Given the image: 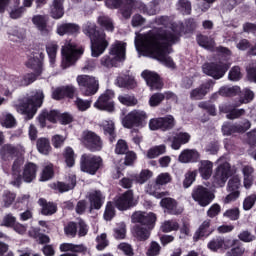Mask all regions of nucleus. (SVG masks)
I'll return each instance as SVG.
<instances>
[{
    "label": "nucleus",
    "mask_w": 256,
    "mask_h": 256,
    "mask_svg": "<svg viewBox=\"0 0 256 256\" xmlns=\"http://www.w3.org/2000/svg\"><path fill=\"white\" fill-rule=\"evenodd\" d=\"M182 30L177 29V26L172 25L170 30L164 28H155L152 31H149L143 38V47L160 61L164 63L166 67L170 69H175V62L171 56L173 52V45H177L181 41Z\"/></svg>",
    "instance_id": "f257e3e1"
},
{
    "label": "nucleus",
    "mask_w": 256,
    "mask_h": 256,
    "mask_svg": "<svg viewBox=\"0 0 256 256\" xmlns=\"http://www.w3.org/2000/svg\"><path fill=\"white\" fill-rule=\"evenodd\" d=\"M83 33L90 39L92 57H101L109 47L105 31L98 30L95 23L88 22L83 26Z\"/></svg>",
    "instance_id": "f03ea898"
},
{
    "label": "nucleus",
    "mask_w": 256,
    "mask_h": 256,
    "mask_svg": "<svg viewBox=\"0 0 256 256\" xmlns=\"http://www.w3.org/2000/svg\"><path fill=\"white\" fill-rule=\"evenodd\" d=\"M45 63V49L41 48V46H35L30 56L26 62V67L28 69H32L34 73H27L23 76V84L27 87L32 83H35V80L38 77L43 75V65Z\"/></svg>",
    "instance_id": "7ed1b4c3"
},
{
    "label": "nucleus",
    "mask_w": 256,
    "mask_h": 256,
    "mask_svg": "<svg viewBox=\"0 0 256 256\" xmlns=\"http://www.w3.org/2000/svg\"><path fill=\"white\" fill-rule=\"evenodd\" d=\"M45 99V94L43 91H38L34 95L23 98L19 100V103L16 105L18 113L25 115L26 121H31L40 107H43V101Z\"/></svg>",
    "instance_id": "20e7f679"
},
{
    "label": "nucleus",
    "mask_w": 256,
    "mask_h": 256,
    "mask_svg": "<svg viewBox=\"0 0 256 256\" xmlns=\"http://www.w3.org/2000/svg\"><path fill=\"white\" fill-rule=\"evenodd\" d=\"M77 42L73 40H66L64 46H62V69H68L74 63L77 62V55H83L85 52V48L79 47L77 48Z\"/></svg>",
    "instance_id": "39448f33"
},
{
    "label": "nucleus",
    "mask_w": 256,
    "mask_h": 256,
    "mask_svg": "<svg viewBox=\"0 0 256 256\" xmlns=\"http://www.w3.org/2000/svg\"><path fill=\"white\" fill-rule=\"evenodd\" d=\"M103 169V158L95 154H82L80 157V171L88 175H97Z\"/></svg>",
    "instance_id": "423d86ee"
},
{
    "label": "nucleus",
    "mask_w": 256,
    "mask_h": 256,
    "mask_svg": "<svg viewBox=\"0 0 256 256\" xmlns=\"http://www.w3.org/2000/svg\"><path fill=\"white\" fill-rule=\"evenodd\" d=\"M80 93L84 97H93L99 91V80L89 75H78L76 78Z\"/></svg>",
    "instance_id": "0eeeda50"
},
{
    "label": "nucleus",
    "mask_w": 256,
    "mask_h": 256,
    "mask_svg": "<svg viewBox=\"0 0 256 256\" xmlns=\"http://www.w3.org/2000/svg\"><path fill=\"white\" fill-rule=\"evenodd\" d=\"M231 66L227 62H206L202 66V71L204 75L212 77L215 81L223 79L225 73L229 71Z\"/></svg>",
    "instance_id": "6e6552de"
},
{
    "label": "nucleus",
    "mask_w": 256,
    "mask_h": 256,
    "mask_svg": "<svg viewBox=\"0 0 256 256\" xmlns=\"http://www.w3.org/2000/svg\"><path fill=\"white\" fill-rule=\"evenodd\" d=\"M191 197L195 203L200 205V207H207L213 203L215 194L203 185H196L192 189Z\"/></svg>",
    "instance_id": "1a4fd4ad"
},
{
    "label": "nucleus",
    "mask_w": 256,
    "mask_h": 256,
    "mask_svg": "<svg viewBox=\"0 0 256 256\" xmlns=\"http://www.w3.org/2000/svg\"><path fill=\"white\" fill-rule=\"evenodd\" d=\"M147 113L141 110H133L129 112L123 119L122 125L125 129H133V127H145L147 124Z\"/></svg>",
    "instance_id": "9d476101"
},
{
    "label": "nucleus",
    "mask_w": 256,
    "mask_h": 256,
    "mask_svg": "<svg viewBox=\"0 0 256 256\" xmlns=\"http://www.w3.org/2000/svg\"><path fill=\"white\" fill-rule=\"evenodd\" d=\"M115 91L106 89L94 103L95 109L99 111H106L107 113H113L115 111Z\"/></svg>",
    "instance_id": "9b49d317"
},
{
    "label": "nucleus",
    "mask_w": 256,
    "mask_h": 256,
    "mask_svg": "<svg viewBox=\"0 0 256 256\" xmlns=\"http://www.w3.org/2000/svg\"><path fill=\"white\" fill-rule=\"evenodd\" d=\"M177 121L173 115H166L164 117L152 118L149 121L150 131H171L175 129Z\"/></svg>",
    "instance_id": "f8f14e48"
},
{
    "label": "nucleus",
    "mask_w": 256,
    "mask_h": 256,
    "mask_svg": "<svg viewBox=\"0 0 256 256\" xmlns=\"http://www.w3.org/2000/svg\"><path fill=\"white\" fill-rule=\"evenodd\" d=\"M82 139L84 147L88 149V151H91V153H97V151L103 149V140L101 139V136L91 130L84 131L82 133Z\"/></svg>",
    "instance_id": "ddd939ff"
},
{
    "label": "nucleus",
    "mask_w": 256,
    "mask_h": 256,
    "mask_svg": "<svg viewBox=\"0 0 256 256\" xmlns=\"http://www.w3.org/2000/svg\"><path fill=\"white\" fill-rule=\"evenodd\" d=\"M114 205L118 211H129L137 206L133 190L129 189L114 199Z\"/></svg>",
    "instance_id": "4468645a"
},
{
    "label": "nucleus",
    "mask_w": 256,
    "mask_h": 256,
    "mask_svg": "<svg viewBox=\"0 0 256 256\" xmlns=\"http://www.w3.org/2000/svg\"><path fill=\"white\" fill-rule=\"evenodd\" d=\"M131 221L153 231L155 229V223H157V214L137 211L132 214Z\"/></svg>",
    "instance_id": "2eb2a0df"
},
{
    "label": "nucleus",
    "mask_w": 256,
    "mask_h": 256,
    "mask_svg": "<svg viewBox=\"0 0 256 256\" xmlns=\"http://www.w3.org/2000/svg\"><path fill=\"white\" fill-rule=\"evenodd\" d=\"M231 164L228 162H224L220 164L214 171L213 174V185L214 187H217V185H220V187H223L225 183H227V180L231 177Z\"/></svg>",
    "instance_id": "dca6fc26"
},
{
    "label": "nucleus",
    "mask_w": 256,
    "mask_h": 256,
    "mask_svg": "<svg viewBox=\"0 0 256 256\" xmlns=\"http://www.w3.org/2000/svg\"><path fill=\"white\" fill-rule=\"evenodd\" d=\"M239 243L238 240H233L230 238H223L221 236H217L216 238L212 239L207 247L210 249V251L217 252L219 250H225L231 249V247H235Z\"/></svg>",
    "instance_id": "f3484780"
},
{
    "label": "nucleus",
    "mask_w": 256,
    "mask_h": 256,
    "mask_svg": "<svg viewBox=\"0 0 256 256\" xmlns=\"http://www.w3.org/2000/svg\"><path fill=\"white\" fill-rule=\"evenodd\" d=\"M77 97V88L73 85L57 87L52 92V99L55 101H63V99H75Z\"/></svg>",
    "instance_id": "a211bd4d"
},
{
    "label": "nucleus",
    "mask_w": 256,
    "mask_h": 256,
    "mask_svg": "<svg viewBox=\"0 0 256 256\" xmlns=\"http://www.w3.org/2000/svg\"><path fill=\"white\" fill-rule=\"evenodd\" d=\"M251 129V121L245 120L243 124H233L231 122H225L222 125V133L226 137L233 135V133H247Z\"/></svg>",
    "instance_id": "6ab92c4d"
},
{
    "label": "nucleus",
    "mask_w": 256,
    "mask_h": 256,
    "mask_svg": "<svg viewBox=\"0 0 256 256\" xmlns=\"http://www.w3.org/2000/svg\"><path fill=\"white\" fill-rule=\"evenodd\" d=\"M141 76L146 81V84L150 87L151 91H160V89H163V82L161 81V76H159V74L144 70Z\"/></svg>",
    "instance_id": "aec40b11"
},
{
    "label": "nucleus",
    "mask_w": 256,
    "mask_h": 256,
    "mask_svg": "<svg viewBox=\"0 0 256 256\" xmlns=\"http://www.w3.org/2000/svg\"><path fill=\"white\" fill-rule=\"evenodd\" d=\"M127 43H123L119 40L114 42L109 48V55L118 60L119 63H123L127 59Z\"/></svg>",
    "instance_id": "412c9836"
},
{
    "label": "nucleus",
    "mask_w": 256,
    "mask_h": 256,
    "mask_svg": "<svg viewBox=\"0 0 256 256\" xmlns=\"http://www.w3.org/2000/svg\"><path fill=\"white\" fill-rule=\"evenodd\" d=\"M160 207L164 209V213L168 215H181L183 209L179 208V202L175 198L165 197L160 201Z\"/></svg>",
    "instance_id": "4be33fe9"
},
{
    "label": "nucleus",
    "mask_w": 256,
    "mask_h": 256,
    "mask_svg": "<svg viewBox=\"0 0 256 256\" xmlns=\"http://www.w3.org/2000/svg\"><path fill=\"white\" fill-rule=\"evenodd\" d=\"M59 116V110H49L44 108L41 110L40 114L37 117V121L41 127V129H45L47 127V121L49 123H57V117Z\"/></svg>",
    "instance_id": "5701e85b"
},
{
    "label": "nucleus",
    "mask_w": 256,
    "mask_h": 256,
    "mask_svg": "<svg viewBox=\"0 0 256 256\" xmlns=\"http://www.w3.org/2000/svg\"><path fill=\"white\" fill-rule=\"evenodd\" d=\"M90 203V211H99L105 205V196L101 190H92L87 194Z\"/></svg>",
    "instance_id": "b1692460"
},
{
    "label": "nucleus",
    "mask_w": 256,
    "mask_h": 256,
    "mask_svg": "<svg viewBox=\"0 0 256 256\" xmlns=\"http://www.w3.org/2000/svg\"><path fill=\"white\" fill-rule=\"evenodd\" d=\"M168 141L171 143V149L179 151L183 145H187L191 141V134L188 132H177L173 136L168 137Z\"/></svg>",
    "instance_id": "393cba45"
},
{
    "label": "nucleus",
    "mask_w": 256,
    "mask_h": 256,
    "mask_svg": "<svg viewBox=\"0 0 256 256\" xmlns=\"http://www.w3.org/2000/svg\"><path fill=\"white\" fill-rule=\"evenodd\" d=\"M214 231L215 229L211 228V220H205L193 235L194 243L207 239Z\"/></svg>",
    "instance_id": "a878e982"
},
{
    "label": "nucleus",
    "mask_w": 256,
    "mask_h": 256,
    "mask_svg": "<svg viewBox=\"0 0 256 256\" xmlns=\"http://www.w3.org/2000/svg\"><path fill=\"white\" fill-rule=\"evenodd\" d=\"M37 171H39L37 164L33 162L26 163L22 172L24 183H33L37 179Z\"/></svg>",
    "instance_id": "bb28decb"
},
{
    "label": "nucleus",
    "mask_w": 256,
    "mask_h": 256,
    "mask_svg": "<svg viewBox=\"0 0 256 256\" xmlns=\"http://www.w3.org/2000/svg\"><path fill=\"white\" fill-rule=\"evenodd\" d=\"M81 31V26L75 23H62L57 25L56 33L60 37L65 35H79Z\"/></svg>",
    "instance_id": "cd10ccee"
},
{
    "label": "nucleus",
    "mask_w": 256,
    "mask_h": 256,
    "mask_svg": "<svg viewBox=\"0 0 256 256\" xmlns=\"http://www.w3.org/2000/svg\"><path fill=\"white\" fill-rule=\"evenodd\" d=\"M215 85V81L209 79L206 83L201 84L198 88L193 89L190 92L191 99L195 100H201L211 89H213V86Z\"/></svg>",
    "instance_id": "c85d7f7f"
},
{
    "label": "nucleus",
    "mask_w": 256,
    "mask_h": 256,
    "mask_svg": "<svg viewBox=\"0 0 256 256\" xmlns=\"http://www.w3.org/2000/svg\"><path fill=\"white\" fill-rule=\"evenodd\" d=\"M201 154L196 149H184L178 156L180 163H199Z\"/></svg>",
    "instance_id": "c756f323"
},
{
    "label": "nucleus",
    "mask_w": 256,
    "mask_h": 256,
    "mask_svg": "<svg viewBox=\"0 0 256 256\" xmlns=\"http://www.w3.org/2000/svg\"><path fill=\"white\" fill-rule=\"evenodd\" d=\"M69 181V184L61 181L54 182L51 184V189H54V191H59L60 193H67V191H71L77 186V177L70 176Z\"/></svg>",
    "instance_id": "7c9ffc66"
},
{
    "label": "nucleus",
    "mask_w": 256,
    "mask_h": 256,
    "mask_svg": "<svg viewBox=\"0 0 256 256\" xmlns=\"http://www.w3.org/2000/svg\"><path fill=\"white\" fill-rule=\"evenodd\" d=\"M116 84L122 89H135L137 81L133 75L124 74L116 78Z\"/></svg>",
    "instance_id": "2f4dec72"
},
{
    "label": "nucleus",
    "mask_w": 256,
    "mask_h": 256,
    "mask_svg": "<svg viewBox=\"0 0 256 256\" xmlns=\"http://www.w3.org/2000/svg\"><path fill=\"white\" fill-rule=\"evenodd\" d=\"M61 253H80L81 255L87 254V246L85 244L62 243L60 244Z\"/></svg>",
    "instance_id": "473e14b6"
},
{
    "label": "nucleus",
    "mask_w": 256,
    "mask_h": 256,
    "mask_svg": "<svg viewBox=\"0 0 256 256\" xmlns=\"http://www.w3.org/2000/svg\"><path fill=\"white\" fill-rule=\"evenodd\" d=\"M132 235L136 237L138 241H147L151 237V229L141 224H135L132 228Z\"/></svg>",
    "instance_id": "72a5a7b5"
},
{
    "label": "nucleus",
    "mask_w": 256,
    "mask_h": 256,
    "mask_svg": "<svg viewBox=\"0 0 256 256\" xmlns=\"http://www.w3.org/2000/svg\"><path fill=\"white\" fill-rule=\"evenodd\" d=\"M38 203L41 207V214L49 217L51 215H55L57 213V203L55 202H48L45 198H40Z\"/></svg>",
    "instance_id": "f704fd0d"
},
{
    "label": "nucleus",
    "mask_w": 256,
    "mask_h": 256,
    "mask_svg": "<svg viewBox=\"0 0 256 256\" xmlns=\"http://www.w3.org/2000/svg\"><path fill=\"white\" fill-rule=\"evenodd\" d=\"M198 172L200 173V177L205 179H211V175H213V162L209 160H201L198 164Z\"/></svg>",
    "instance_id": "c9c22d12"
},
{
    "label": "nucleus",
    "mask_w": 256,
    "mask_h": 256,
    "mask_svg": "<svg viewBox=\"0 0 256 256\" xmlns=\"http://www.w3.org/2000/svg\"><path fill=\"white\" fill-rule=\"evenodd\" d=\"M196 42L199 45V47H202L207 51L215 50V39H213L211 36L198 34L196 35Z\"/></svg>",
    "instance_id": "e433bc0d"
},
{
    "label": "nucleus",
    "mask_w": 256,
    "mask_h": 256,
    "mask_svg": "<svg viewBox=\"0 0 256 256\" xmlns=\"http://www.w3.org/2000/svg\"><path fill=\"white\" fill-rule=\"evenodd\" d=\"M103 133L109 143L117 141V131L115 130V123L113 121H106L102 125Z\"/></svg>",
    "instance_id": "4c0bfd02"
},
{
    "label": "nucleus",
    "mask_w": 256,
    "mask_h": 256,
    "mask_svg": "<svg viewBox=\"0 0 256 256\" xmlns=\"http://www.w3.org/2000/svg\"><path fill=\"white\" fill-rule=\"evenodd\" d=\"M65 0H53L50 6V15L52 19H61L65 15V9L63 8Z\"/></svg>",
    "instance_id": "58836bf2"
},
{
    "label": "nucleus",
    "mask_w": 256,
    "mask_h": 256,
    "mask_svg": "<svg viewBox=\"0 0 256 256\" xmlns=\"http://www.w3.org/2000/svg\"><path fill=\"white\" fill-rule=\"evenodd\" d=\"M32 23L35 25L38 31L43 33L47 30V23H49V17L47 15L37 14L32 17Z\"/></svg>",
    "instance_id": "ea45409f"
},
{
    "label": "nucleus",
    "mask_w": 256,
    "mask_h": 256,
    "mask_svg": "<svg viewBox=\"0 0 256 256\" xmlns=\"http://www.w3.org/2000/svg\"><path fill=\"white\" fill-rule=\"evenodd\" d=\"M242 173L244 177V187L249 189L253 185V174L255 173V168L251 165H244L242 167Z\"/></svg>",
    "instance_id": "a19ab883"
},
{
    "label": "nucleus",
    "mask_w": 256,
    "mask_h": 256,
    "mask_svg": "<svg viewBox=\"0 0 256 256\" xmlns=\"http://www.w3.org/2000/svg\"><path fill=\"white\" fill-rule=\"evenodd\" d=\"M153 177V171L142 169L139 174H133V179L137 185H145Z\"/></svg>",
    "instance_id": "79ce46f5"
},
{
    "label": "nucleus",
    "mask_w": 256,
    "mask_h": 256,
    "mask_svg": "<svg viewBox=\"0 0 256 256\" xmlns=\"http://www.w3.org/2000/svg\"><path fill=\"white\" fill-rule=\"evenodd\" d=\"M36 147L38 151L41 153V155H49L51 153V141H49V138H38L36 141Z\"/></svg>",
    "instance_id": "37998d69"
},
{
    "label": "nucleus",
    "mask_w": 256,
    "mask_h": 256,
    "mask_svg": "<svg viewBox=\"0 0 256 256\" xmlns=\"http://www.w3.org/2000/svg\"><path fill=\"white\" fill-rule=\"evenodd\" d=\"M53 177H55V166L50 163L44 166V168L42 169L39 181L45 183L46 181H51Z\"/></svg>",
    "instance_id": "c03bdc74"
},
{
    "label": "nucleus",
    "mask_w": 256,
    "mask_h": 256,
    "mask_svg": "<svg viewBox=\"0 0 256 256\" xmlns=\"http://www.w3.org/2000/svg\"><path fill=\"white\" fill-rule=\"evenodd\" d=\"M59 45L57 43H50L46 45V53L49 57V63L51 67H55V61H57V51Z\"/></svg>",
    "instance_id": "a18cd8bd"
},
{
    "label": "nucleus",
    "mask_w": 256,
    "mask_h": 256,
    "mask_svg": "<svg viewBox=\"0 0 256 256\" xmlns=\"http://www.w3.org/2000/svg\"><path fill=\"white\" fill-rule=\"evenodd\" d=\"M98 25H100L101 29L113 33L115 31V25L113 24V20L108 16H99L98 17Z\"/></svg>",
    "instance_id": "49530a36"
},
{
    "label": "nucleus",
    "mask_w": 256,
    "mask_h": 256,
    "mask_svg": "<svg viewBox=\"0 0 256 256\" xmlns=\"http://www.w3.org/2000/svg\"><path fill=\"white\" fill-rule=\"evenodd\" d=\"M162 233H171L172 231H179V222L175 219L165 220L160 226Z\"/></svg>",
    "instance_id": "de8ad7c7"
},
{
    "label": "nucleus",
    "mask_w": 256,
    "mask_h": 256,
    "mask_svg": "<svg viewBox=\"0 0 256 256\" xmlns=\"http://www.w3.org/2000/svg\"><path fill=\"white\" fill-rule=\"evenodd\" d=\"M117 215V210H115V204L112 201H108L105 206L103 219L104 221H113Z\"/></svg>",
    "instance_id": "09e8293b"
},
{
    "label": "nucleus",
    "mask_w": 256,
    "mask_h": 256,
    "mask_svg": "<svg viewBox=\"0 0 256 256\" xmlns=\"http://www.w3.org/2000/svg\"><path fill=\"white\" fill-rule=\"evenodd\" d=\"M133 9V0H124V3L120 8V13L124 19H131Z\"/></svg>",
    "instance_id": "8fccbe9b"
},
{
    "label": "nucleus",
    "mask_w": 256,
    "mask_h": 256,
    "mask_svg": "<svg viewBox=\"0 0 256 256\" xmlns=\"http://www.w3.org/2000/svg\"><path fill=\"white\" fill-rule=\"evenodd\" d=\"M63 158L66 165L71 168L75 167V151L71 147H66L63 152Z\"/></svg>",
    "instance_id": "3c124183"
},
{
    "label": "nucleus",
    "mask_w": 256,
    "mask_h": 256,
    "mask_svg": "<svg viewBox=\"0 0 256 256\" xmlns=\"http://www.w3.org/2000/svg\"><path fill=\"white\" fill-rule=\"evenodd\" d=\"M118 101L121 105H125L126 107H135V105L139 103L134 95L129 94L119 95Z\"/></svg>",
    "instance_id": "603ef678"
},
{
    "label": "nucleus",
    "mask_w": 256,
    "mask_h": 256,
    "mask_svg": "<svg viewBox=\"0 0 256 256\" xmlns=\"http://www.w3.org/2000/svg\"><path fill=\"white\" fill-rule=\"evenodd\" d=\"M0 147V155L2 159H7L8 157H13V155H17V147L11 144H4Z\"/></svg>",
    "instance_id": "864d4df0"
},
{
    "label": "nucleus",
    "mask_w": 256,
    "mask_h": 256,
    "mask_svg": "<svg viewBox=\"0 0 256 256\" xmlns=\"http://www.w3.org/2000/svg\"><path fill=\"white\" fill-rule=\"evenodd\" d=\"M165 151H166L165 145L154 146L147 151L146 157L148 159H155L159 157V155H163Z\"/></svg>",
    "instance_id": "5fc2aeb1"
},
{
    "label": "nucleus",
    "mask_w": 256,
    "mask_h": 256,
    "mask_svg": "<svg viewBox=\"0 0 256 256\" xmlns=\"http://www.w3.org/2000/svg\"><path fill=\"white\" fill-rule=\"evenodd\" d=\"M198 107L207 111L208 115H211V117H216L217 115V108L215 107V104L211 103V101L200 102Z\"/></svg>",
    "instance_id": "6e6d98bb"
},
{
    "label": "nucleus",
    "mask_w": 256,
    "mask_h": 256,
    "mask_svg": "<svg viewBox=\"0 0 256 256\" xmlns=\"http://www.w3.org/2000/svg\"><path fill=\"white\" fill-rule=\"evenodd\" d=\"M93 103V100H83V98L76 97V100L74 101L75 107L78 109V111H87V109H91V104Z\"/></svg>",
    "instance_id": "4d7b16f0"
},
{
    "label": "nucleus",
    "mask_w": 256,
    "mask_h": 256,
    "mask_svg": "<svg viewBox=\"0 0 256 256\" xmlns=\"http://www.w3.org/2000/svg\"><path fill=\"white\" fill-rule=\"evenodd\" d=\"M218 93H219V95H221V97H235V95H237V93H239V87L223 86L219 89Z\"/></svg>",
    "instance_id": "13d9d810"
},
{
    "label": "nucleus",
    "mask_w": 256,
    "mask_h": 256,
    "mask_svg": "<svg viewBox=\"0 0 256 256\" xmlns=\"http://www.w3.org/2000/svg\"><path fill=\"white\" fill-rule=\"evenodd\" d=\"M196 179H197V170L188 171L185 174V178L183 180L184 189H189V187H191V185L195 183Z\"/></svg>",
    "instance_id": "bf43d9fd"
},
{
    "label": "nucleus",
    "mask_w": 256,
    "mask_h": 256,
    "mask_svg": "<svg viewBox=\"0 0 256 256\" xmlns=\"http://www.w3.org/2000/svg\"><path fill=\"white\" fill-rule=\"evenodd\" d=\"M4 207H10L15 203V199H17V194L15 192H11L10 190H5L2 195Z\"/></svg>",
    "instance_id": "052dcab7"
},
{
    "label": "nucleus",
    "mask_w": 256,
    "mask_h": 256,
    "mask_svg": "<svg viewBox=\"0 0 256 256\" xmlns=\"http://www.w3.org/2000/svg\"><path fill=\"white\" fill-rule=\"evenodd\" d=\"M129 151V144L124 139H119L116 143L114 152L116 155H125Z\"/></svg>",
    "instance_id": "680f3d73"
},
{
    "label": "nucleus",
    "mask_w": 256,
    "mask_h": 256,
    "mask_svg": "<svg viewBox=\"0 0 256 256\" xmlns=\"http://www.w3.org/2000/svg\"><path fill=\"white\" fill-rule=\"evenodd\" d=\"M96 249L97 251H104L106 247H109V240H107V234L102 233L96 237Z\"/></svg>",
    "instance_id": "e2e57ef3"
},
{
    "label": "nucleus",
    "mask_w": 256,
    "mask_h": 256,
    "mask_svg": "<svg viewBox=\"0 0 256 256\" xmlns=\"http://www.w3.org/2000/svg\"><path fill=\"white\" fill-rule=\"evenodd\" d=\"M118 63L119 61L115 57L111 58V56L109 55L101 58V65L103 67H106L107 69H112V67H118Z\"/></svg>",
    "instance_id": "0e129e2a"
},
{
    "label": "nucleus",
    "mask_w": 256,
    "mask_h": 256,
    "mask_svg": "<svg viewBox=\"0 0 256 256\" xmlns=\"http://www.w3.org/2000/svg\"><path fill=\"white\" fill-rule=\"evenodd\" d=\"M147 256H158L161 255V245L157 241H152L148 250L146 251Z\"/></svg>",
    "instance_id": "69168bd1"
},
{
    "label": "nucleus",
    "mask_w": 256,
    "mask_h": 256,
    "mask_svg": "<svg viewBox=\"0 0 256 256\" xmlns=\"http://www.w3.org/2000/svg\"><path fill=\"white\" fill-rule=\"evenodd\" d=\"M77 223L76 222H68L64 227V233L67 237H77Z\"/></svg>",
    "instance_id": "338daca9"
},
{
    "label": "nucleus",
    "mask_w": 256,
    "mask_h": 256,
    "mask_svg": "<svg viewBox=\"0 0 256 256\" xmlns=\"http://www.w3.org/2000/svg\"><path fill=\"white\" fill-rule=\"evenodd\" d=\"M246 77L250 83L256 84V63L249 64L246 68Z\"/></svg>",
    "instance_id": "774afa93"
}]
</instances>
